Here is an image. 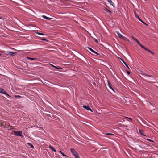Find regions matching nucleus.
<instances>
[{
  "mask_svg": "<svg viewBox=\"0 0 158 158\" xmlns=\"http://www.w3.org/2000/svg\"><path fill=\"white\" fill-rule=\"evenodd\" d=\"M1 19V18L0 17V19Z\"/></svg>",
  "mask_w": 158,
  "mask_h": 158,
  "instance_id": "e433bc0d",
  "label": "nucleus"
},
{
  "mask_svg": "<svg viewBox=\"0 0 158 158\" xmlns=\"http://www.w3.org/2000/svg\"><path fill=\"white\" fill-rule=\"evenodd\" d=\"M7 53L9 54V55H11V56H14L15 54V52H11L10 51H9L7 52Z\"/></svg>",
  "mask_w": 158,
  "mask_h": 158,
  "instance_id": "9d476101",
  "label": "nucleus"
},
{
  "mask_svg": "<svg viewBox=\"0 0 158 158\" xmlns=\"http://www.w3.org/2000/svg\"><path fill=\"white\" fill-rule=\"evenodd\" d=\"M49 148L51 149V150L54 151V152H56V150L54 148V147H53L51 146H49Z\"/></svg>",
  "mask_w": 158,
  "mask_h": 158,
  "instance_id": "9b49d317",
  "label": "nucleus"
},
{
  "mask_svg": "<svg viewBox=\"0 0 158 158\" xmlns=\"http://www.w3.org/2000/svg\"><path fill=\"white\" fill-rule=\"evenodd\" d=\"M104 10L105 11L108 13L109 14H111V12L109 10H108L107 8H104Z\"/></svg>",
  "mask_w": 158,
  "mask_h": 158,
  "instance_id": "0eeeda50",
  "label": "nucleus"
},
{
  "mask_svg": "<svg viewBox=\"0 0 158 158\" xmlns=\"http://www.w3.org/2000/svg\"><path fill=\"white\" fill-rule=\"evenodd\" d=\"M116 32L118 37L120 38L125 40H128L127 39L126 37L122 35L118 31H116Z\"/></svg>",
  "mask_w": 158,
  "mask_h": 158,
  "instance_id": "f03ea898",
  "label": "nucleus"
},
{
  "mask_svg": "<svg viewBox=\"0 0 158 158\" xmlns=\"http://www.w3.org/2000/svg\"><path fill=\"white\" fill-rule=\"evenodd\" d=\"M42 17L43 18H44V19H47L48 20L50 19H51L52 18H48V17H47V16H46L45 15H42Z\"/></svg>",
  "mask_w": 158,
  "mask_h": 158,
  "instance_id": "f8f14e48",
  "label": "nucleus"
},
{
  "mask_svg": "<svg viewBox=\"0 0 158 158\" xmlns=\"http://www.w3.org/2000/svg\"><path fill=\"white\" fill-rule=\"evenodd\" d=\"M131 38H132L133 40H134L136 42L138 41V40L136 39L135 37L133 36H132Z\"/></svg>",
  "mask_w": 158,
  "mask_h": 158,
  "instance_id": "aec40b11",
  "label": "nucleus"
},
{
  "mask_svg": "<svg viewBox=\"0 0 158 158\" xmlns=\"http://www.w3.org/2000/svg\"><path fill=\"white\" fill-rule=\"evenodd\" d=\"M122 62L123 63V64H125V65L128 69H129V67L128 65L127 64L124 62V61L122 59H121Z\"/></svg>",
  "mask_w": 158,
  "mask_h": 158,
  "instance_id": "4468645a",
  "label": "nucleus"
},
{
  "mask_svg": "<svg viewBox=\"0 0 158 158\" xmlns=\"http://www.w3.org/2000/svg\"><path fill=\"white\" fill-rule=\"evenodd\" d=\"M138 45H139L143 49H146V48L142 45L140 43H139Z\"/></svg>",
  "mask_w": 158,
  "mask_h": 158,
  "instance_id": "a211bd4d",
  "label": "nucleus"
},
{
  "mask_svg": "<svg viewBox=\"0 0 158 158\" xmlns=\"http://www.w3.org/2000/svg\"><path fill=\"white\" fill-rule=\"evenodd\" d=\"M136 43L139 44V43H140V42L138 41L137 42H136Z\"/></svg>",
  "mask_w": 158,
  "mask_h": 158,
  "instance_id": "72a5a7b5",
  "label": "nucleus"
},
{
  "mask_svg": "<svg viewBox=\"0 0 158 158\" xmlns=\"http://www.w3.org/2000/svg\"><path fill=\"white\" fill-rule=\"evenodd\" d=\"M146 139L148 141H149L154 142V141L151 139Z\"/></svg>",
  "mask_w": 158,
  "mask_h": 158,
  "instance_id": "393cba45",
  "label": "nucleus"
},
{
  "mask_svg": "<svg viewBox=\"0 0 158 158\" xmlns=\"http://www.w3.org/2000/svg\"><path fill=\"white\" fill-rule=\"evenodd\" d=\"M144 49L145 50H146L150 52H151V51L150 50H149V49H148L146 48V49Z\"/></svg>",
  "mask_w": 158,
  "mask_h": 158,
  "instance_id": "a878e982",
  "label": "nucleus"
},
{
  "mask_svg": "<svg viewBox=\"0 0 158 158\" xmlns=\"http://www.w3.org/2000/svg\"><path fill=\"white\" fill-rule=\"evenodd\" d=\"M107 83H108V87H109V88L111 89L112 90H113V91L114 92V89L113 88V87L111 86V85L110 84V83L108 81H107Z\"/></svg>",
  "mask_w": 158,
  "mask_h": 158,
  "instance_id": "423d86ee",
  "label": "nucleus"
},
{
  "mask_svg": "<svg viewBox=\"0 0 158 158\" xmlns=\"http://www.w3.org/2000/svg\"><path fill=\"white\" fill-rule=\"evenodd\" d=\"M55 68L57 69H62L60 67V66H55Z\"/></svg>",
  "mask_w": 158,
  "mask_h": 158,
  "instance_id": "6ab92c4d",
  "label": "nucleus"
},
{
  "mask_svg": "<svg viewBox=\"0 0 158 158\" xmlns=\"http://www.w3.org/2000/svg\"><path fill=\"white\" fill-rule=\"evenodd\" d=\"M137 18L141 22H142V20L140 18L139 16L137 17Z\"/></svg>",
  "mask_w": 158,
  "mask_h": 158,
  "instance_id": "b1692460",
  "label": "nucleus"
},
{
  "mask_svg": "<svg viewBox=\"0 0 158 158\" xmlns=\"http://www.w3.org/2000/svg\"><path fill=\"white\" fill-rule=\"evenodd\" d=\"M52 66V67H53V68H55V66L52 64H50Z\"/></svg>",
  "mask_w": 158,
  "mask_h": 158,
  "instance_id": "c756f323",
  "label": "nucleus"
},
{
  "mask_svg": "<svg viewBox=\"0 0 158 158\" xmlns=\"http://www.w3.org/2000/svg\"><path fill=\"white\" fill-rule=\"evenodd\" d=\"M105 134L107 135H114L113 134L110 133H106Z\"/></svg>",
  "mask_w": 158,
  "mask_h": 158,
  "instance_id": "4be33fe9",
  "label": "nucleus"
},
{
  "mask_svg": "<svg viewBox=\"0 0 158 158\" xmlns=\"http://www.w3.org/2000/svg\"><path fill=\"white\" fill-rule=\"evenodd\" d=\"M15 97L16 98H20L21 97V96L19 95H15Z\"/></svg>",
  "mask_w": 158,
  "mask_h": 158,
  "instance_id": "5701e85b",
  "label": "nucleus"
},
{
  "mask_svg": "<svg viewBox=\"0 0 158 158\" xmlns=\"http://www.w3.org/2000/svg\"><path fill=\"white\" fill-rule=\"evenodd\" d=\"M144 75H146V76H149V75H147V74H146L145 73L144 74Z\"/></svg>",
  "mask_w": 158,
  "mask_h": 158,
  "instance_id": "2f4dec72",
  "label": "nucleus"
},
{
  "mask_svg": "<svg viewBox=\"0 0 158 158\" xmlns=\"http://www.w3.org/2000/svg\"><path fill=\"white\" fill-rule=\"evenodd\" d=\"M14 134L15 135L17 136H23L22 135V132L21 131H15Z\"/></svg>",
  "mask_w": 158,
  "mask_h": 158,
  "instance_id": "7ed1b4c3",
  "label": "nucleus"
},
{
  "mask_svg": "<svg viewBox=\"0 0 158 158\" xmlns=\"http://www.w3.org/2000/svg\"><path fill=\"white\" fill-rule=\"evenodd\" d=\"M109 3L113 6H114V3L111 0H106Z\"/></svg>",
  "mask_w": 158,
  "mask_h": 158,
  "instance_id": "6e6552de",
  "label": "nucleus"
},
{
  "mask_svg": "<svg viewBox=\"0 0 158 158\" xmlns=\"http://www.w3.org/2000/svg\"><path fill=\"white\" fill-rule=\"evenodd\" d=\"M71 152L72 154L74 156L75 158H80L77 153L73 148H71L70 149Z\"/></svg>",
  "mask_w": 158,
  "mask_h": 158,
  "instance_id": "f257e3e1",
  "label": "nucleus"
},
{
  "mask_svg": "<svg viewBox=\"0 0 158 158\" xmlns=\"http://www.w3.org/2000/svg\"><path fill=\"white\" fill-rule=\"evenodd\" d=\"M4 91V89L0 87V93L3 94Z\"/></svg>",
  "mask_w": 158,
  "mask_h": 158,
  "instance_id": "dca6fc26",
  "label": "nucleus"
},
{
  "mask_svg": "<svg viewBox=\"0 0 158 158\" xmlns=\"http://www.w3.org/2000/svg\"><path fill=\"white\" fill-rule=\"evenodd\" d=\"M82 107L87 110L90 111L91 112H93L92 110L88 106H86L85 105H83Z\"/></svg>",
  "mask_w": 158,
  "mask_h": 158,
  "instance_id": "20e7f679",
  "label": "nucleus"
},
{
  "mask_svg": "<svg viewBox=\"0 0 158 158\" xmlns=\"http://www.w3.org/2000/svg\"><path fill=\"white\" fill-rule=\"evenodd\" d=\"M3 94H5L6 96L7 97H10V96L6 92L5 90L4 91Z\"/></svg>",
  "mask_w": 158,
  "mask_h": 158,
  "instance_id": "2eb2a0df",
  "label": "nucleus"
},
{
  "mask_svg": "<svg viewBox=\"0 0 158 158\" xmlns=\"http://www.w3.org/2000/svg\"><path fill=\"white\" fill-rule=\"evenodd\" d=\"M95 41H96V42H98V41H97V40H96Z\"/></svg>",
  "mask_w": 158,
  "mask_h": 158,
  "instance_id": "f704fd0d",
  "label": "nucleus"
},
{
  "mask_svg": "<svg viewBox=\"0 0 158 158\" xmlns=\"http://www.w3.org/2000/svg\"><path fill=\"white\" fill-rule=\"evenodd\" d=\"M1 55V54H0V56Z\"/></svg>",
  "mask_w": 158,
  "mask_h": 158,
  "instance_id": "c9c22d12",
  "label": "nucleus"
},
{
  "mask_svg": "<svg viewBox=\"0 0 158 158\" xmlns=\"http://www.w3.org/2000/svg\"><path fill=\"white\" fill-rule=\"evenodd\" d=\"M27 144L32 148H34V146L31 143H27Z\"/></svg>",
  "mask_w": 158,
  "mask_h": 158,
  "instance_id": "ddd939ff",
  "label": "nucleus"
},
{
  "mask_svg": "<svg viewBox=\"0 0 158 158\" xmlns=\"http://www.w3.org/2000/svg\"><path fill=\"white\" fill-rule=\"evenodd\" d=\"M88 49H89L93 53H94V54H96L97 55H99V54L98 52H97L96 51H94V50H93V49H92L90 48L89 47H88Z\"/></svg>",
  "mask_w": 158,
  "mask_h": 158,
  "instance_id": "39448f33",
  "label": "nucleus"
},
{
  "mask_svg": "<svg viewBox=\"0 0 158 158\" xmlns=\"http://www.w3.org/2000/svg\"><path fill=\"white\" fill-rule=\"evenodd\" d=\"M127 71V74H128V75H129L130 74V72L128 71Z\"/></svg>",
  "mask_w": 158,
  "mask_h": 158,
  "instance_id": "bb28decb",
  "label": "nucleus"
},
{
  "mask_svg": "<svg viewBox=\"0 0 158 158\" xmlns=\"http://www.w3.org/2000/svg\"><path fill=\"white\" fill-rule=\"evenodd\" d=\"M10 129L11 130H12V129H13V127H12V126H11L10 127Z\"/></svg>",
  "mask_w": 158,
  "mask_h": 158,
  "instance_id": "7c9ffc66",
  "label": "nucleus"
},
{
  "mask_svg": "<svg viewBox=\"0 0 158 158\" xmlns=\"http://www.w3.org/2000/svg\"><path fill=\"white\" fill-rule=\"evenodd\" d=\"M150 53L152 54V55H153L154 53L153 52H152L151 51L150 52Z\"/></svg>",
  "mask_w": 158,
  "mask_h": 158,
  "instance_id": "473e14b6",
  "label": "nucleus"
},
{
  "mask_svg": "<svg viewBox=\"0 0 158 158\" xmlns=\"http://www.w3.org/2000/svg\"><path fill=\"white\" fill-rule=\"evenodd\" d=\"M36 33L39 35H44V34L42 33H39V32H37Z\"/></svg>",
  "mask_w": 158,
  "mask_h": 158,
  "instance_id": "412c9836",
  "label": "nucleus"
},
{
  "mask_svg": "<svg viewBox=\"0 0 158 158\" xmlns=\"http://www.w3.org/2000/svg\"><path fill=\"white\" fill-rule=\"evenodd\" d=\"M59 152L62 155V156H66L64 154V153H63L62 152H61V151H60V150L59 151Z\"/></svg>",
  "mask_w": 158,
  "mask_h": 158,
  "instance_id": "f3484780",
  "label": "nucleus"
},
{
  "mask_svg": "<svg viewBox=\"0 0 158 158\" xmlns=\"http://www.w3.org/2000/svg\"><path fill=\"white\" fill-rule=\"evenodd\" d=\"M144 24L146 25H148L146 24L145 23H144V22L143 21H142V22Z\"/></svg>",
  "mask_w": 158,
  "mask_h": 158,
  "instance_id": "c85d7f7f",
  "label": "nucleus"
},
{
  "mask_svg": "<svg viewBox=\"0 0 158 158\" xmlns=\"http://www.w3.org/2000/svg\"><path fill=\"white\" fill-rule=\"evenodd\" d=\"M139 132H140V134H141L142 135H143V136H146V135H143V133H141V131H140V130H139Z\"/></svg>",
  "mask_w": 158,
  "mask_h": 158,
  "instance_id": "cd10ccee",
  "label": "nucleus"
},
{
  "mask_svg": "<svg viewBox=\"0 0 158 158\" xmlns=\"http://www.w3.org/2000/svg\"><path fill=\"white\" fill-rule=\"evenodd\" d=\"M27 59L29 60H36L37 59V58H31L29 57H28Z\"/></svg>",
  "mask_w": 158,
  "mask_h": 158,
  "instance_id": "1a4fd4ad",
  "label": "nucleus"
}]
</instances>
